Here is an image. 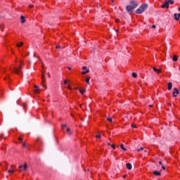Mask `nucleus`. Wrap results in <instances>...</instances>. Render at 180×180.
Masks as SVG:
<instances>
[{"instance_id":"obj_1","label":"nucleus","mask_w":180,"mask_h":180,"mask_svg":"<svg viewBox=\"0 0 180 180\" xmlns=\"http://www.w3.org/2000/svg\"><path fill=\"white\" fill-rule=\"evenodd\" d=\"M147 8H148V5L147 4H143L141 5L138 9H136V13L138 15H141V13L146 12Z\"/></svg>"},{"instance_id":"obj_2","label":"nucleus","mask_w":180,"mask_h":180,"mask_svg":"<svg viewBox=\"0 0 180 180\" xmlns=\"http://www.w3.org/2000/svg\"><path fill=\"white\" fill-rule=\"evenodd\" d=\"M169 4L174 5V0H168L167 1L163 2V4L162 5V8L164 9V8H166L167 9L169 8Z\"/></svg>"},{"instance_id":"obj_3","label":"nucleus","mask_w":180,"mask_h":180,"mask_svg":"<svg viewBox=\"0 0 180 180\" xmlns=\"http://www.w3.org/2000/svg\"><path fill=\"white\" fill-rule=\"evenodd\" d=\"M11 71H13V72L18 75L20 74V72H22V63H20V65L18 68L14 67V70L11 69Z\"/></svg>"},{"instance_id":"obj_4","label":"nucleus","mask_w":180,"mask_h":180,"mask_svg":"<svg viewBox=\"0 0 180 180\" xmlns=\"http://www.w3.org/2000/svg\"><path fill=\"white\" fill-rule=\"evenodd\" d=\"M135 8L131 5H128L126 7V10L129 13H131Z\"/></svg>"},{"instance_id":"obj_5","label":"nucleus","mask_w":180,"mask_h":180,"mask_svg":"<svg viewBox=\"0 0 180 180\" xmlns=\"http://www.w3.org/2000/svg\"><path fill=\"white\" fill-rule=\"evenodd\" d=\"M129 5H131V6H133L135 9L136 8H137V6H139V4H137V1H134V0H131L129 2Z\"/></svg>"},{"instance_id":"obj_6","label":"nucleus","mask_w":180,"mask_h":180,"mask_svg":"<svg viewBox=\"0 0 180 180\" xmlns=\"http://www.w3.org/2000/svg\"><path fill=\"white\" fill-rule=\"evenodd\" d=\"M20 171H27V164H25L24 165L19 166Z\"/></svg>"},{"instance_id":"obj_7","label":"nucleus","mask_w":180,"mask_h":180,"mask_svg":"<svg viewBox=\"0 0 180 180\" xmlns=\"http://www.w3.org/2000/svg\"><path fill=\"white\" fill-rule=\"evenodd\" d=\"M172 95L174 98H176L178 95H179V91L176 88H174L172 92Z\"/></svg>"},{"instance_id":"obj_8","label":"nucleus","mask_w":180,"mask_h":180,"mask_svg":"<svg viewBox=\"0 0 180 180\" xmlns=\"http://www.w3.org/2000/svg\"><path fill=\"white\" fill-rule=\"evenodd\" d=\"M34 92L35 94H40V89L39 88V86L34 85Z\"/></svg>"},{"instance_id":"obj_9","label":"nucleus","mask_w":180,"mask_h":180,"mask_svg":"<svg viewBox=\"0 0 180 180\" xmlns=\"http://www.w3.org/2000/svg\"><path fill=\"white\" fill-rule=\"evenodd\" d=\"M153 70L157 74H161V69H157L156 68H153Z\"/></svg>"},{"instance_id":"obj_10","label":"nucleus","mask_w":180,"mask_h":180,"mask_svg":"<svg viewBox=\"0 0 180 180\" xmlns=\"http://www.w3.org/2000/svg\"><path fill=\"white\" fill-rule=\"evenodd\" d=\"M180 13H174V20H179Z\"/></svg>"},{"instance_id":"obj_11","label":"nucleus","mask_w":180,"mask_h":180,"mask_svg":"<svg viewBox=\"0 0 180 180\" xmlns=\"http://www.w3.org/2000/svg\"><path fill=\"white\" fill-rule=\"evenodd\" d=\"M126 167L127 168V169H131V168H133V166L131 165V163H127L126 164Z\"/></svg>"},{"instance_id":"obj_12","label":"nucleus","mask_w":180,"mask_h":180,"mask_svg":"<svg viewBox=\"0 0 180 180\" xmlns=\"http://www.w3.org/2000/svg\"><path fill=\"white\" fill-rule=\"evenodd\" d=\"M154 175H155L156 176H160L161 175V172H158V171H154L153 172Z\"/></svg>"},{"instance_id":"obj_13","label":"nucleus","mask_w":180,"mask_h":180,"mask_svg":"<svg viewBox=\"0 0 180 180\" xmlns=\"http://www.w3.org/2000/svg\"><path fill=\"white\" fill-rule=\"evenodd\" d=\"M167 89H168L169 91H171V89H172V84L171 82H169V83L167 84Z\"/></svg>"},{"instance_id":"obj_14","label":"nucleus","mask_w":180,"mask_h":180,"mask_svg":"<svg viewBox=\"0 0 180 180\" xmlns=\"http://www.w3.org/2000/svg\"><path fill=\"white\" fill-rule=\"evenodd\" d=\"M120 148H122L123 151H127V148H124V145L123 143L120 144Z\"/></svg>"},{"instance_id":"obj_15","label":"nucleus","mask_w":180,"mask_h":180,"mask_svg":"<svg viewBox=\"0 0 180 180\" xmlns=\"http://www.w3.org/2000/svg\"><path fill=\"white\" fill-rule=\"evenodd\" d=\"M20 20L22 23H25V22H26V19L25 18V16L22 15L20 17Z\"/></svg>"},{"instance_id":"obj_16","label":"nucleus","mask_w":180,"mask_h":180,"mask_svg":"<svg viewBox=\"0 0 180 180\" xmlns=\"http://www.w3.org/2000/svg\"><path fill=\"white\" fill-rule=\"evenodd\" d=\"M178 60V56L176 55H174L172 58V61H176Z\"/></svg>"},{"instance_id":"obj_17","label":"nucleus","mask_w":180,"mask_h":180,"mask_svg":"<svg viewBox=\"0 0 180 180\" xmlns=\"http://www.w3.org/2000/svg\"><path fill=\"white\" fill-rule=\"evenodd\" d=\"M79 91L82 95H84L85 94V92L86 91V89H84V90L79 89Z\"/></svg>"},{"instance_id":"obj_18","label":"nucleus","mask_w":180,"mask_h":180,"mask_svg":"<svg viewBox=\"0 0 180 180\" xmlns=\"http://www.w3.org/2000/svg\"><path fill=\"white\" fill-rule=\"evenodd\" d=\"M88 72H89V70H86V71L82 72V74L83 75H85L86 74H88Z\"/></svg>"},{"instance_id":"obj_19","label":"nucleus","mask_w":180,"mask_h":180,"mask_svg":"<svg viewBox=\"0 0 180 180\" xmlns=\"http://www.w3.org/2000/svg\"><path fill=\"white\" fill-rule=\"evenodd\" d=\"M67 133H68V134H69V136H70V134H71V129L70 128H67Z\"/></svg>"},{"instance_id":"obj_20","label":"nucleus","mask_w":180,"mask_h":180,"mask_svg":"<svg viewBox=\"0 0 180 180\" xmlns=\"http://www.w3.org/2000/svg\"><path fill=\"white\" fill-rule=\"evenodd\" d=\"M132 77H133V78H137V73L133 72L132 73Z\"/></svg>"},{"instance_id":"obj_21","label":"nucleus","mask_w":180,"mask_h":180,"mask_svg":"<svg viewBox=\"0 0 180 180\" xmlns=\"http://www.w3.org/2000/svg\"><path fill=\"white\" fill-rule=\"evenodd\" d=\"M23 42H20V44H17V47H22Z\"/></svg>"},{"instance_id":"obj_22","label":"nucleus","mask_w":180,"mask_h":180,"mask_svg":"<svg viewBox=\"0 0 180 180\" xmlns=\"http://www.w3.org/2000/svg\"><path fill=\"white\" fill-rule=\"evenodd\" d=\"M90 79H91V78H89V77H87V78L86 79V84H89Z\"/></svg>"},{"instance_id":"obj_23","label":"nucleus","mask_w":180,"mask_h":180,"mask_svg":"<svg viewBox=\"0 0 180 180\" xmlns=\"http://www.w3.org/2000/svg\"><path fill=\"white\" fill-rule=\"evenodd\" d=\"M13 172H15V170H13V169L8 170V174H13Z\"/></svg>"},{"instance_id":"obj_24","label":"nucleus","mask_w":180,"mask_h":180,"mask_svg":"<svg viewBox=\"0 0 180 180\" xmlns=\"http://www.w3.org/2000/svg\"><path fill=\"white\" fill-rule=\"evenodd\" d=\"M107 120H108V122H110V123H112V120L110 117L107 118Z\"/></svg>"},{"instance_id":"obj_25","label":"nucleus","mask_w":180,"mask_h":180,"mask_svg":"<svg viewBox=\"0 0 180 180\" xmlns=\"http://www.w3.org/2000/svg\"><path fill=\"white\" fill-rule=\"evenodd\" d=\"M143 150H144V148L141 147L139 149L137 150V151H143Z\"/></svg>"},{"instance_id":"obj_26","label":"nucleus","mask_w":180,"mask_h":180,"mask_svg":"<svg viewBox=\"0 0 180 180\" xmlns=\"http://www.w3.org/2000/svg\"><path fill=\"white\" fill-rule=\"evenodd\" d=\"M131 127L133 129H137V127L135 124H131Z\"/></svg>"},{"instance_id":"obj_27","label":"nucleus","mask_w":180,"mask_h":180,"mask_svg":"<svg viewBox=\"0 0 180 180\" xmlns=\"http://www.w3.org/2000/svg\"><path fill=\"white\" fill-rule=\"evenodd\" d=\"M111 147H112V148H113V150H115L116 148V146H115V144H112Z\"/></svg>"},{"instance_id":"obj_28","label":"nucleus","mask_w":180,"mask_h":180,"mask_svg":"<svg viewBox=\"0 0 180 180\" xmlns=\"http://www.w3.org/2000/svg\"><path fill=\"white\" fill-rule=\"evenodd\" d=\"M62 127L63 128V127H67V124H62Z\"/></svg>"},{"instance_id":"obj_29","label":"nucleus","mask_w":180,"mask_h":180,"mask_svg":"<svg viewBox=\"0 0 180 180\" xmlns=\"http://www.w3.org/2000/svg\"><path fill=\"white\" fill-rule=\"evenodd\" d=\"M56 49H61V46L58 45V46H56Z\"/></svg>"},{"instance_id":"obj_30","label":"nucleus","mask_w":180,"mask_h":180,"mask_svg":"<svg viewBox=\"0 0 180 180\" xmlns=\"http://www.w3.org/2000/svg\"><path fill=\"white\" fill-rule=\"evenodd\" d=\"M4 136H5V134H4V133H2V134H1V137L2 139H5Z\"/></svg>"},{"instance_id":"obj_31","label":"nucleus","mask_w":180,"mask_h":180,"mask_svg":"<svg viewBox=\"0 0 180 180\" xmlns=\"http://www.w3.org/2000/svg\"><path fill=\"white\" fill-rule=\"evenodd\" d=\"M96 139H101V135H96Z\"/></svg>"},{"instance_id":"obj_32","label":"nucleus","mask_w":180,"mask_h":180,"mask_svg":"<svg viewBox=\"0 0 180 180\" xmlns=\"http://www.w3.org/2000/svg\"><path fill=\"white\" fill-rule=\"evenodd\" d=\"M64 84H68V80H65V81H64Z\"/></svg>"},{"instance_id":"obj_33","label":"nucleus","mask_w":180,"mask_h":180,"mask_svg":"<svg viewBox=\"0 0 180 180\" xmlns=\"http://www.w3.org/2000/svg\"><path fill=\"white\" fill-rule=\"evenodd\" d=\"M156 26L155 25H152V29H155Z\"/></svg>"},{"instance_id":"obj_34","label":"nucleus","mask_w":180,"mask_h":180,"mask_svg":"<svg viewBox=\"0 0 180 180\" xmlns=\"http://www.w3.org/2000/svg\"><path fill=\"white\" fill-rule=\"evenodd\" d=\"M34 6H33V5H32V4H30V5L29 6L30 8H34Z\"/></svg>"},{"instance_id":"obj_35","label":"nucleus","mask_w":180,"mask_h":180,"mask_svg":"<svg viewBox=\"0 0 180 180\" xmlns=\"http://www.w3.org/2000/svg\"><path fill=\"white\" fill-rule=\"evenodd\" d=\"M42 86H44V88H45V89L47 88L46 86H44V84H43V83H41Z\"/></svg>"},{"instance_id":"obj_36","label":"nucleus","mask_w":180,"mask_h":180,"mask_svg":"<svg viewBox=\"0 0 180 180\" xmlns=\"http://www.w3.org/2000/svg\"><path fill=\"white\" fill-rule=\"evenodd\" d=\"M26 146V142H24L22 144V147H25Z\"/></svg>"},{"instance_id":"obj_37","label":"nucleus","mask_w":180,"mask_h":180,"mask_svg":"<svg viewBox=\"0 0 180 180\" xmlns=\"http://www.w3.org/2000/svg\"><path fill=\"white\" fill-rule=\"evenodd\" d=\"M162 169L165 170V167L164 165H162Z\"/></svg>"},{"instance_id":"obj_38","label":"nucleus","mask_w":180,"mask_h":180,"mask_svg":"<svg viewBox=\"0 0 180 180\" xmlns=\"http://www.w3.org/2000/svg\"><path fill=\"white\" fill-rule=\"evenodd\" d=\"M18 140H20L22 141V140H23V139L22 137H19Z\"/></svg>"},{"instance_id":"obj_39","label":"nucleus","mask_w":180,"mask_h":180,"mask_svg":"<svg viewBox=\"0 0 180 180\" xmlns=\"http://www.w3.org/2000/svg\"><path fill=\"white\" fill-rule=\"evenodd\" d=\"M82 70H86V66H84V67L82 68Z\"/></svg>"},{"instance_id":"obj_40","label":"nucleus","mask_w":180,"mask_h":180,"mask_svg":"<svg viewBox=\"0 0 180 180\" xmlns=\"http://www.w3.org/2000/svg\"><path fill=\"white\" fill-rule=\"evenodd\" d=\"M159 165H162V162L160 161V162H159Z\"/></svg>"},{"instance_id":"obj_41","label":"nucleus","mask_w":180,"mask_h":180,"mask_svg":"<svg viewBox=\"0 0 180 180\" xmlns=\"http://www.w3.org/2000/svg\"><path fill=\"white\" fill-rule=\"evenodd\" d=\"M167 105H168V106H170V107L172 106L171 103H168Z\"/></svg>"},{"instance_id":"obj_42","label":"nucleus","mask_w":180,"mask_h":180,"mask_svg":"<svg viewBox=\"0 0 180 180\" xmlns=\"http://www.w3.org/2000/svg\"><path fill=\"white\" fill-rule=\"evenodd\" d=\"M49 78H50V73H47Z\"/></svg>"},{"instance_id":"obj_43","label":"nucleus","mask_w":180,"mask_h":180,"mask_svg":"<svg viewBox=\"0 0 180 180\" xmlns=\"http://www.w3.org/2000/svg\"><path fill=\"white\" fill-rule=\"evenodd\" d=\"M149 108H153V105H149Z\"/></svg>"},{"instance_id":"obj_44","label":"nucleus","mask_w":180,"mask_h":180,"mask_svg":"<svg viewBox=\"0 0 180 180\" xmlns=\"http://www.w3.org/2000/svg\"><path fill=\"white\" fill-rule=\"evenodd\" d=\"M108 146H112V144H110V143H108Z\"/></svg>"},{"instance_id":"obj_45","label":"nucleus","mask_w":180,"mask_h":180,"mask_svg":"<svg viewBox=\"0 0 180 180\" xmlns=\"http://www.w3.org/2000/svg\"><path fill=\"white\" fill-rule=\"evenodd\" d=\"M68 89H71V87L70 86H68Z\"/></svg>"},{"instance_id":"obj_46","label":"nucleus","mask_w":180,"mask_h":180,"mask_svg":"<svg viewBox=\"0 0 180 180\" xmlns=\"http://www.w3.org/2000/svg\"><path fill=\"white\" fill-rule=\"evenodd\" d=\"M68 70H71V68L68 67Z\"/></svg>"},{"instance_id":"obj_47","label":"nucleus","mask_w":180,"mask_h":180,"mask_svg":"<svg viewBox=\"0 0 180 180\" xmlns=\"http://www.w3.org/2000/svg\"><path fill=\"white\" fill-rule=\"evenodd\" d=\"M125 177H126V175H124V176H123V178H125Z\"/></svg>"},{"instance_id":"obj_48","label":"nucleus","mask_w":180,"mask_h":180,"mask_svg":"<svg viewBox=\"0 0 180 180\" xmlns=\"http://www.w3.org/2000/svg\"><path fill=\"white\" fill-rule=\"evenodd\" d=\"M144 153H147V150H144Z\"/></svg>"},{"instance_id":"obj_49","label":"nucleus","mask_w":180,"mask_h":180,"mask_svg":"<svg viewBox=\"0 0 180 180\" xmlns=\"http://www.w3.org/2000/svg\"><path fill=\"white\" fill-rule=\"evenodd\" d=\"M80 108H82V105H80Z\"/></svg>"},{"instance_id":"obj_50","label":"nucleus","mask_w":180,"mask_h":180,"mask_svg":"<svg viewBox=\"0 0 180 180\" xmlns=\"http://www.w3.org/2000/svg\"><path fill=\"white\" fill-rule=\"evenodd\" d=\"M34 57H36V54L34 55Z\"/></svg>"},{"instance_id":"obj_51","label":"nucleus","mask_w":180,"mask_h":180,"mask_svg":"<svg viewBox=\"0 0 180 180\" xmlns=\"http://www.w3.org/2000/svg\"><path fill=\"white\" fill-rule=\"evenodd\" d=\"M38 140H39V138H38V139H37V141H38Z\"/></svg>"},{"instance_id":"obj_52","label":"nucleus","mask_w":180,"mask_h":180,"mask_svg":"<svg viewBox=\"0 0 180 180\" xmlns=\"http://www.w3.org/2000/svg\"><path fill=\"white\" fill-rule=\"evenodd\" d=\"M179 12H180V8H179Z\"/></svg>"},{"instance_id":"obj_53","label":"nucleus","mask_w":180,"mask_h":180,"mask_svg":"<svg viewBox=\"0 0 180 180\" xmlns=\"http://www.w3.org/2000/svg\"><path fill=\"white\" fill-rule=\"evenodd\" d=\"M84 172H86V169H84Z\"/></svg>"},{"instance_id":"obj_54","label":"nucleus","mask_w":180,"mask_h":180,"mask_svg":"<svg viewBox=\"0 0 180 180\" xmlns=\"http://www.w3.org/2000/svg\"><path fill=\"white\" fill-rule=\"evenodd\" d=\"M87 171H89V169H88Z\"/></svg>"},{"instance_id":"obj_55","label":"nucleus","mask_w":180,"mask_h":180,"mask_svg":"<svg viewBox=\"0 0 180 180\" xmlns=\"http://www.w3.org/2000/svg\"><path fill=\"white\" fill-rule=\"evenodd\" d=\"M112 1L113 2V0H112Z\"/></svg>"}]
</instances>
